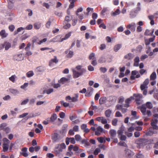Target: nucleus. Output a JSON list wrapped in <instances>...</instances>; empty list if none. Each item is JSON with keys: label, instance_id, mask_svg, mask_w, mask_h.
Segmentation results:
<instances>
[{"label": "nucleus", "instance_id": "f257e3e1", "mask_svg": "<svg viewBox=\"0 0 158 158\" xmlns=\"http://www.w3.org/2000/svg\"><path fill=\"white\" fill-rule=\"evenodd\" d=\"M82 65H78L76 67L75 69H72L74 78H78L86 72V69L82 68Z\"/></svg>", "mask_w": 158, "mask_h": 158}, {"label": "nucleus", "instance_id": "f03ea898", "mask_svg": "<svg viewBox=\"0 0 158 158\" xmlns=\"http://www.w3.org/2000/svg\"><path fill=\"white\" fill-rule=\"evenodd\" d=\"M146 108L145 107V105H143L140 108V110L144 116L143 117L147 118L151 115V113L149 110H148L146 112Z\"/></svg>", "mask_w": 158, "mask_h": 158}, {"label": "nucleus", "instance_id": "7ed1b4c3", "mask_svg": "<svg viewBox=\"0 0 158 158\" xmlns=\"http://www.w3.org/2000/svg\"><path fill=\"white\" fill-rule=\"evenodd\" d=\"M147 141L145 139H141L136 141L138 147L141 148L147 144Z\"/></svg>", "mask_w": 158, "mask_h": 158}, {"label": "nucleus", "instance_id": "20e7f679", "mask_svg": "<svg viewBox=\"0 0 158 158\" xmlns=\"http://www.w3.org/2000/svg\"><path fill=\"white\" fill-rule=\"evenodd\" d=\"M141 8L140 6H137L134 10H131L130 13V16L131 18H134L136 16V13L140 10Z\"/></svg>", "mask_w": 158, "mask_h": 158}, {"label": "nucleus", "instance_id": "39448f33", "mask_svg": "<svg viewBox=\"0 0 158 158\" xmlns=\"http://www.w3.org/2000/svg\"><path fill=\"white\" fill-rule=\"evenodd\" d=\"M134 96L135 97L136 103L138 105L140 104L142 102L141 99L142 98V95L139 94H134Z\"/></svg>", "mask_w": 158, "mask_h": 158}, {"label": "nucleus", "instance_id": "423d86ee", "mask_svg": "<svg viewBox=\"0 0 158 158\" xmlns=\"http://www.w3.org/2000/svg\"><path fill=\"white\" fill-rule=\"evenodd\" d=\"M13 59L16 61H21L23 60L24 56L22 53L16 54L14 56Z\"/></svg>", "mask_w": 158, "mask_h": 158}, {"label": "nucleus", "instance_id": "0eeeda50", "mask_svg": "<svg viewBox=\"0 0 158 158\" xmlns=\"http://www.w3.org/2000/svg\"><path fill=\"white\" fill-rule=\"evenodd\" d=\"M138 72L136 70L132 71L131 72V80H134L135 78H138L140 77L139 74H138Z\"/></svg>", "mask_w": 158, "mask_h": 158}, {"label": "nucleus", "instance_id": "6e6552de", "mask_svg": "<svg viewBox=\"0 0 158 158\" xmlns=\"http://www.w3.org/2000/svg\"><path fill=\"white\" fill-rule=\"evenodd\" d=\"M60 139L59 135L56 133H55L52 136V139L53 140V142L54 143L58 142Z\"/></svg>", "mask_w": 158, "mask_h": 158}, {"label": "nucleus", "instance_id": "1a4fd4ad", "mask_svg": "<svg viewBox=\"0 0 158 158\" xmlns=\"http://www.w3.org/2000/svg\"><path fill=\"white\" fill-rule=\"evenodd\" d=\"M158 122V120L156 119H153L151 123V125L153 129L155 130H158V126L156 125V124Z\"/></svg>", "mask_w": 158, "mask_h": 158}, {"label": "nucleus", "instance_id": "9d476101", "mask_svg": "<svg viewBox=\"0 0 158 158\" xmlns=\"http://www.w3.org/2000/svg\"><path fill=\"white\" fill-rule=\"evenodd\" d=\"M136 24L135 23H132L129 24L127 26V28L130 29L132 32H134L135 31Z\"/></svg>", "mask_w": 158, "mask_h": 158}, {"label": "nucleus", "instance_id": "9b49d317", "mask_svg": "<svg viewBox=\"0 0 158 158\" xmlns=\"http://www.w3.org/2000/svg\"><path fill=\"white\" fill-rule=\"evenodd\" d=\"M58 62V60L57 59L56 56H54L53 58L50 60L49 62V65L50 66H52L53 65V63L57 64Z\"/></svg>", "mask_w": 158, "mask_h": 158}, {"label": "nucleus", "instance_id": "f8f14e48", "mask_svg": "<svg viewBox=\"0 0 158 158\" xmlns=\"http://www.w3.org/2000/svg\"><path fill=\"white\" fill-rule=\"evenodd\" d=\"M73 149V150L77 152H81V150L79 149L78 147L77 146H74L72 145H70L68 148L69 150H71Z\"/></svg>", "mask_w": 158, "mask_h": 158}, {"label": "nucleus", "instance_id": "ddd939ff", "mask_svg": "<svg viewBox=\"0 0 158 158\" xmlns=\"http://www.w3.org/2000/svg\"><path fill=\"white\" fill-rule=\"evenodd\" d=\"M21 151L22 152L20 153L24 156L27 157L28 156V154L27 152V148H24L22 149Z\"/></svg>", "mask_w": 158, "mask_h": 158}, {"label": "nucleus", "instance_id": "4468645a", "mask_svg": "<svg viewBox=\"0 0 158 158\" xmlns=\"http://www.w3.org/2000/svg\"><path fill=\"white\" fill-rule=\"evenodd\" d=\"M62 152L63 150H62V149H60V148H59L55 146L54 149V152L57 155L59 156L61 155L62 154Z\"/></svg>", "mask_w": 158, "mask_h": 158}, {"label": "nucleus", "instance_id": "2eb2a0df", "mask_svg": "<svg viewBox=\"0 0 158 158\" xmlns=\"http://www.w3.org/2000/svg\"><path fill=\"white\" fill-rule=\"evenodd\" d=\"M93 89L91 87H89L87 89V91L85 94V96L87 97L90 96L92 94Z\"/></svg>", "mask_w": 158, "mask_h": 158}, {"label": "nucleus", "instance_id": "dca6fc26", "mask_svg": "<svg viewBox=\"0 0 158 158\" xmlns=\"http://www.w3.org/2000/svg\"><path fill=\"white\" fill-rule=\"evenodd\" d=\"M68 81V79L64 77H63L58 81V83L60 84H61L62 85L67 83Z\"/></svg>", "mask_w": 158, "mask_h": 158}, {"label": "nucleus", "instance_id": "f3484780", "mask_svg": "<svg viewBox=\"0 0 158 158\" xmlns=\"http://www.w3.org/2000/svg\"><path fill=\"white\" fill-rule=\"evenodd\" d=\"M65 53L67 54L66 56L69 58H72L73 55V52L72 51L67 50L65 52Z\"/></svg>", "mask_w": 158, "mask_h": 158}, {"label": "nucleus", "instance_id": "a211bd4d", "mask_svg": "<svg viewBox=\"0 0 158 158\" xmlns=\"http://www.w3.org/2000/svg\"><path fill=\"white\" fill-rule=\"evenodd\" d=\"M8 35V34L6 32L5 30H2L0 31V36L2 38H6Z\"/></svg>", "mask_w": 158, "mask_h": 158}, {"label": "nucleus", "instance_id": "6ab92c4d", "mask_svg": "<svg viewBox=\"0 0 158 158\" xmlns=\"http://www.w3.org/2000/svg\"><path fill=\"white\" fill-rule=\"evenodd\" d=\"M134 56V55L133 54L130 53L125 55L124 56V58L127 60H131Z\"/></svg>", "mask_w": 158, "mask_h": 158}, {"label": "nucleus", "instance_id": "aec40b11", "mask_svg": "<svg viewBox=\"0 0 158 158\" xmlns=\"http://www.w3.org/2000/svg\"><path fill=\"white\" fill-rule=\"evenodd\" d=\"M46 69L45 67L43 66H40L37 67L35 69V71L36 72H43Z\"/></svg>", "mask_w": 158, "mask_h": 158}, {"label": "nucleus", "instance_id": "412c9836", "mask_svg": "<svg viewBox=\"0 0 158 158\" xmlns=\"http://www.w3.org/2000/svg\"><path fill=\"white\" fill-rule=\"evenodd\" d=\"M103 131V129L101 126H98L97 128V131L95 132V134L96 135H99L100 134V132Z\"/></svg>", "mask_w": 158, "mask_h": 158}, {"label": "nucleus", "instance_id": "4be33fe9", "mask_svg": "<svg viewBox=\"0 0 158 158\" xmlns=\"http://www.w3.org/2000/svg\"><path fill=\"white\" fill-rule=\"evenodd\" d=\"M56 147L59 148H60V149H62L63 151V149H65L66 148V146L65 144L64 143H62L61 144H59L56 145Z\"/></svg>", "mask_w": 158, "mask_h": 158}, {"label": "nucleus", "instance_id": "5701e85b", "mask_svg": "<svg viewBox=\"0 0 158 158\" xmlns=\"http://www.w3.org/2000/svg\"><path fill=\"white\" fill-rule=\"evenodd\" d=\"M57 117V116L56 114L55 113L53 114L51 116L49 122L51 123L54 122L56 119Z\"/></svg>", "mask_w": 158, "mask_h": 158}, {"label": "nucleus", "instance_id": "b1692460", "mask_svg": "<svg viewBox=\"0 0 158 158\" xmlns=\"http://www.w3.org/2000/svg\"><path fill=\"white\" fill-rule=\"evenodd\" d=\"M107 100V98L105 97H101L100 98L99 100V103L100 105L104 104L106 102Z\"/></svg>", "mask_w": 158, "mask_h": 158}, {"label": "nucleus", "instance_id": "393cba45", "mask_svg": "<svg viewBox=\"0 0 158 158\" xmlns=\"http://www.w3.org/2000/svg\"><path fill=\"white\" fill-rule=\"evenodd\" d=\"M9 91L10 93L15 95H16L19 93V92L17 89L13 88L9 89Z\"/></svg>", "mask_w": 158, "mask_h": 158}, {"label": "nucleus", "instance_id": "a878e982", "mask_svg": "<svg viewBox=\"0 0 158 158\" xmlns=\"http://www.w3.org/2000/svg\"><path fill=\"white\" fill-rule=\"evenodd\" d=\"M122 47V45L118 44L115 45L114 48V50L115 52H118Z\"/></svg>", "mask_w": 158, "mask_h": 158}, {"label": "nucleus", "instance_id": "bb28decb", "mask_svg": "<svg viewBox=\"0 0 158 158\" xmlns=\"http://www.w3.org/2000/svg\"><path fill=\"white\" fill-rule=\"evenodd\" d=\"M3 46L5 47V49L7 50L11 47V45L10 43L6 42L4 43Z\"/></svg>", "mask_w": 158, "mask_h": 158}, {"label": "nucleus", "instance_id": "cd10ccee", "mask_svg": "<svg viewBox=\"0 0 158 158\" xmlns=\"http://www.w3.org/2000/svg\"><path fill=\"white\" fill-rule=\"evenodd\" d=\"M125 155L126 157H130L132 154V152L129 150H125Z\"/></svg>", "mask_w": 158, "mask_h": 158}, {"label": "nucleus", "instance_id": "c85d7f7f", "mask_svg": "<svg viewBox=\"0 0 158 158\" xmlns=\"http://www.w3.org/2000/svg\"><path fill=\"white\" fill-rule=\"evenodd\" d=\"M137 113L136 111L132 110L131 111V114L133 116V118L135 119H138L139 116L136 115Z\"/></svg>", "mask_w": 158, "mask_h": 158}, {"label": "nucleus", "instance_id": "c756f323", "mask_svg": "<svg viewBox=\"0 0 158 158\" xmlns=\"http://www.w3.org/2000/svg\"><path fill=\"white\" fill-rule=\"evenodd\" d=\"M16 76L15 75H14L11 76L9 78V79L10 81H11L12 82L14 83L16 81Z\"/></svg>", "mask_w": 158, "mask_h": 158}, {"label": "nucleus", "instance_id": "7c9ffc66", "mask_svg": "<svg viewBox=\"0 0 158 158\" xmlns=\"http://www.w3.org/2000/svg\"><path fill=\"white\" fill-rule=\"evenodd\" d=\"M109 133L112 138L115 137L116 135V133L115 130H111L109 132Z\"/></svg>", "mask_w": 158, "mask_h": 158}, {"label": "nucleus", "instance_id": "2f4dec72", "mask_svg": "<svg viewBox=\"0 0 158 158\" xmlns=\"http://www.w3.org/2000/svg\"><path fill=\"white\" fill-rule=\"evenodd\" d=\"M14 16L13 14L9 13L6 16V18L10 21H11L13 19Z\"/></svg>", "mask_w": 158, "mask_h": 158}, {"label": "nucleus", "instance_id": "473e14b6", "mask_svg": "<svg viewBox=\"0 0 158 158\" xmlns=\"http://www.w3.org/2000/svg\"><path fill=\"white\" fill-rule=\"evenodd\" d=\"M81 142L82 144H84L85 147H88L89 145V142L88 141L87 139H83L82 140H81Z\"/></svg>", "mask_w": 158, "mask_h": 158}, {"label": "nucleus", "instance_id": "72a5a7b5", "mask_svg": "<svg viewBox=\"0 0 158 158\" xmlns=\"http://www.w3.org/2000/svg\"><path fill=\"white\" fill-rule=\"evenodd\" d=\"M41 23L37 22L35 23L34 24V28L36 29H39L41 27Z\"/></svg>", "mask_w": 158, "mask_h": 158}, {"label": "nucleus", "instance_id": "f704fd0d", "mask_svg": "<svg viewBox=\"0 0 158 158\" xmlns=\"http://www.w3.org/2000/svg\"><path fill=\"white\" fill-rule=\"evenodd\" d=\"M120 11L119 9H117L114 12L111 13V15L113 16H115L119 15Z\"/></svg>", "mask_w": 158, "mask_h": 158}, {"label": "nucleus", "instance_id": "c9c22d12", "mask_svg": "<svg viewBox=\"0 0 158 158\" xmlns=\"http://www.w3.org/2000/svg\"><path fill=\"white\" fill-rule=\"evenodd\" d=\"M112 113V110L110 109L106 110L105 112V115L106 117L109 118L110 116Z\"/></svg>", "mask_w": 158, "mask_h": 158}, {"label": "nucleus", "instance_id": "e433bc0d", "mask_svg": "<svg viewBox=\"0 0 158 158\" xmlns=\"http://www.w3.org/2000/svg\"><path fill=\"white\" fill-rule=\"evenodd\" d=\"M156 77V74L155 72H153L150 76V79L151 80H155Z\"/></svg>", "mask_w": 158, "mask_h": 158}, {"label": "nucleus", "instance_id": "4c0bfd02", "mask_svg": "<svg viewBox=\"0 0 158 158\" xmlns=\"http://www.w3.org/2000/svg\"><path fill=\"white\" fill-rule=\"evenodd\" d=\"M9 144L4 143L3 145V151L5 152L7 151L9 148Z\"/></svg>", "mask_w": 158, "mask_h": 158}, {"label": "nucleus", "instance_id": "58836bf2", "mask_svg": "<svg viewBox=\"0 0 158 158\" xmlns=\"http://www.w3.org/2000/svg\"><path fill=\"white\" fill-rule=\"evenodd\" d=\"M63 24H64L63 27L65 29H67L69 28L71 26L70 24L69 23L63 22Z\"/></svg>", "mask_w": 158, "mask_h": 158}, {"label": "nucleus", "instance_id": "ea45409f", "mask_svg": "<svg viewBox=\"0 0 158 158\" xmlns=\"http://www.w3.org/2000/svg\"><path fill=\"white\" fill-rule=\"evenodd\" d=\"M71 33L70 32L66 34L65 35L64 37L62 38L61 39V40H60V42H62L64 40H65L67 39L68 38H69V37L71 36Z\"/></svg>", "mask_w": 158, "mask_h": 158}, {"label": "nucleus", "instance_id": "a19ab883", "mask_svg": "<svg viewBox=\"0 0 158 158\" xmlns=\"http://www.w3.org/2000/svg\"><path fill=\"white\" fill-rule=\"evenodd\" d=\"M34 75V73L33 71H29L26 73V76L28 77H30L33 76Z\"/></svg>", "mask_w": 158, "mask_h": 158}, {"label": "nucleus", "instance_id": "79ce46f5", "mask_svg": "<svg viewBox=\"0 0 158 158\" xmlns=\"http://www.w3.org/2000/svg\"><path fill=\"white\" fill-rule=\"evenodd\" d=\"M54 90L53 89H49L45 91H44V93H46L47 94H49L53 92Z\"/></svg>", "mask_w": 158, "mask_h": 158}, {"label": "nucleus", "instance_id": "37998d69", "mask_svg": "<svg viewBox=\"0 0 158 158\" xmlns=\"http://www.w3.org/2000/svg\"><path fill=\"white\" fill-rule=\"evenodd\" d=\"M28 85L29 84L28 83L25 82L23 85L21 86L20 88L21 89L25 90L26 89V88L28 86Z\"/></svg>", "mask_w": 158, "mask_h": 158}, {"label": "nucleus", "instance_id": "c03bdc74", "mask_svg": "<svg viewBox=\"0 0 158 158\" xmlns=\"http://www.w3.org/2000/svg\"><path fill=\"white\" fill-rule=\"evenodd\" d=\"M146 107L149 109H151L153 107L152 105L150 102H147L146 103Z\"/></svg>", "mask_w": 158, "mask_h": 158}, {"label": "nucleus", "instance_id": "a18cd8bd", "mask_svg": "<svg viewBox=\"0 0 158 158\" xmlns=\"http://www.w3.org/2000/svg\"><path fill=\"white\" fill-rule=\"evenodd\" d=\"M72 16H71V18H70L69 16H66L63 22L65 23H69V22L72 19Z\"/></svg>", "mask_w": 158, "mask_h": 158}, {"label": "nucleus", "instance_id": "49530a36", "mask_svg": "<svg viewBox=\"0 0 158 158\" xmlns=\"http://www.w3.org/2000/svg\"><path fill=\"white\" fill-rule=\"evenodd\" d=\"M75 139L77 141H81V137L79 135H76L75 136Z\"/></svg>", "mask_w": 158, "mask_h": 158}, {"label": "nucleus", "instance_id": "de8ad7c7", "mask_svg": "<svg viewBox=\"0 0 158 158\" xmlns=\"http://www.w3.org/2000/svg\"><path fill=\"white\" fill-rule=\"evenodd\" d=\"M86 10L87 12L86 14L87 15H88L89 13H92L93 12V8H92L88 7L87 8Z\"/></svg>", "mask_w": 158, "mask_h": 158}, {"label": "nucleus", "instance_id": "09e8293b", "mask_svg": "<svg viewBox=\"0 0 158 158\" xmlns=\"http://www.w3.org/2000/svg\"><path fill=\"white\" fill-rule=\"evenodd\" d=\"M8 2V7L10 9H11L13 6L14 0L10 1Z\"/></svg>", "mask_w": 158, "mask_h": 158}, {"label": "nucleus", "instance_id": "8fccbe9b", "mask_svg": "<svg viewBox=\"0 0 158 158\" xmlns=\"http://www.w3.org/2000/svg\"><path fill=\"white\" fill-rule=\"evenodd\" d=\"M75 97H73L72 98L71 101L73 102H75L77 101V98L78 97V95L77 94H76L75 95Z\"/></svg>", "mask_w": 158, "mask_h": 158}, {"label": "nucleus", "instance_id": "3c124183", "mask_svg": "<svg viewBox=\"0 0 158 158\" xmlns=\"http://www.w3.org/2000/svg\"><path fill=\"white\" fill-rule=\"evenodd\" d=\"M77 16H78L79 19V21L80 22L81 20L84 18V15L83 14H79L77 13H76Z\"/></svg>", "mask_w": 158, "mask_h": 158}, {"label": "nucleus", "instance_id": "603ef678", "mask_svg": "<svg viewBox=\"0 0 158 158\" xmlns=\"http://www.w3.org/2000/svg\"><path fill=\"white\" fill-rule=\"evenodd\" d=\"M26 11L28 12V15L29 16L31 17L32 15L33 11L32 10L30 9H27Z\"/></svg>", "mask_w": 158, "mask_h": 158}, {"label": "nucleus", "instance_id": "864d4df0", "mask_svg": "<svg viewBox=\"0 0 158 158\" xmlns=\"http://www.w3.org/2000/svg\"><path fill=\"white\" fill-rule=\"evenodd\" d=\"M131 125V126L128 128V131L129 132H132L135 129V127L133 126L134 125V123H132Z\"/></svg>", "mask_w": 158, "mask_h": 158}, {"label": "nucleus", "instance_id": "5fc2aeb1", "mask_svg": "<svg viewBox=\"0 0 158 158\" xmlns=\"http://www.w3.org/2000/svg\"><path fill=\"white\" fill-rule=\"evenodd\" d=\"M24 29V28L23 27H20L18 28L17 29V31H15L14 32L15 34V35H16L20 31H21L23 30Z\"/></svg>", "mask_w": 158, "mask_h": 158}, {"label": "nucleus", "instance_id": "6e6d98bb", "mask_svg": "<svg viewBox=\"0 0 158 158\" xmlns=\"http://www.w3.org/2000/svg\"><path fill=\"white\" fill-rule=\"evenodd\" d=\"M97 139L98 141L101 143H104L105 142V140L104 138L102 137H100L98 138Z\"/></svg>", "mask_w": 158, "mask_h": 158}, {"label": "nucleus", "instance_id": "4d7b16f0", "mask_svg": "<svg viewBox=\"0 0 158 158\" xmlns=\"http://www.w3.org/2000/svg\"><path fill=\"white\" fill-rule=\"evenodd\" d=\"M33 28V26L31 24H29L27 25L26 27L25 28H24V29L27 30H30L32 29Z\"/></svg>", "mask_w": 158, "mask_h": 158}, {"label": "nucleus", "instance_id": "13d9d810", "mask_svg": "<svg viewBox=\"0 0 158 158\" xmlns=\"http://www.w3.org/2000/svg\"><path fill=\"white\" fill-rule=\"evenodd\" d=\"M94 56L95 54L94 53H92L89 55V60L92 59L93 60L95 59Z\"/></svg>", "mask_w": 158, "mask_h": 158}, {"label": "nucleus", "instance_id": "bf43d9fd", "mask_svg": "<svg viewBox=\"0 0 158 158\" xmlns=\"http://www.w3.org/2000/svg\"><path fill=\"white\" fill-rule=\"evenodd\" d=\"M9 29L10 31L12 32L15 29V27L14 25H11L9 26Z\"/></svg>", "mask_w": 158, "mask_h": 158}, {"label": "nucleus", "instance_id": "052dcab7", "mask_svg": "<svg viewBox=\"0 0 158 158\" xmlns=\"http://www.w3.org/2000/svg\"><path fill=\"white\" fill-rule=\"evenodd\" d=\"M118 120L117 118H114L113 119L112 121V124L114 126H116L117 124Z\"/></svg>", "mask_w": 158, "mask_h": 158}, {"label": "nucleus", "instance_id": "680f3d73", "mask_svg": "<svg viewBox=\"0 0 158 158\" xmlns=\"http://www.w3.org/2000/svg\"><path fill=\"white\" fill-rule=\"evenodd\" d=\"M6 126V124L5 123H3L1 124L0 126V130H4Z\"/></svg>", "mask_w": 158, "mask_h": 158}, {"label": "nucleus", "instance_id": "e2e57ef3", "mask_svg": "<svg viewBox=\"0 0 158 158\" xmlns=\"http://www.w3.org/2000/svg\"><path fill=\"white\" fill-rule=\"evenodd\" d=\"M133 99H134V98L132 97H131L130 98H128L127 99H126L125 101V102L126 103H129L130 102L131 100Z\"/></svg>", "mask_w": 158, "mask_h": 158}, {"label": "nucleus", "instance_id": "0e129e2a", "mask_svg": "<svg viewBox=\"0 0 158 158\" xmlns=\"http://www.w3.org/2000/svg\"><path fill=\"white\" fill-rule=\"evenodd\" d=\"M100 151L101 150L99 148H97L94 151V153L96 155H97L98 153L100 152Z\"/></svg>", "mask_w": 158, "mask_h": 158}, {"label": "nucleus", "instance_id": "69168bd1", "mask_svg": "<svg viewBox=\"0 0 158 158\" xmlns=\"http://www.w3.org/2000/svg\"><path fill=\"white\" fill-rule=\"evenodd\" d=\"M101 123L103 124H105L107 123V120L104 117H102Z\"/></svg>", "mask_w": 158, "mask_h": 158}, {"label": "nucleus", "instance_id": "338daca9", "mask_svg": "<svg viewBox=\"0 0 158 158\" xmlns=\"http://www.w3.org/2000/svg\"><path fill=\"white\" fill-rule=\"evenodd\" d=\"M10 97L9 95H7L3 98V99L5 101H7L10 99Z\"/></svg>", "mask_w": 158, "mask_h": 158}, {"label": "nucleus", "instance_id": "774afa93", "mask_svg": "<svg viewBox=\"0 0 158 158\" xmlns=\"http://www.w3.org/2000/svg\"><path fill=\"white\" fill-rule=\"evenodd\" d=\"M51 23V21L50 20H49L47 22L46 24V27L48 28H49Z\"/></svg>", "mask_w": 158, "mask_h": 158}]
</instances>
